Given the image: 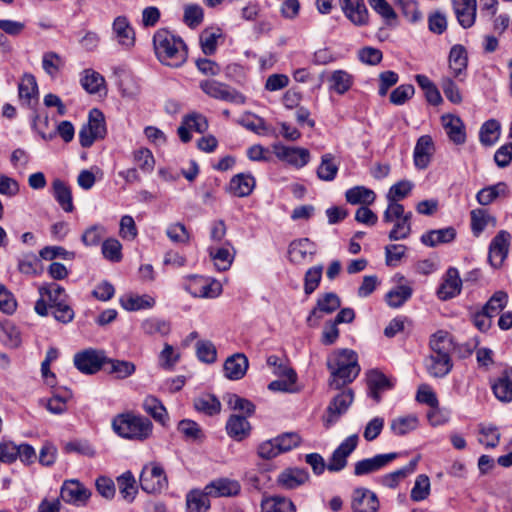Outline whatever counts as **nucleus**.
<instances>
[{
  "label": "nucleus",
  "mask_w": 512,
  "mask_h": 512,
  "mask_svg": "<svg viewBox=\"0 0 512 512\" xmlns=\"http://www.w3.org/2000/svg\"><path fill=\"white\" fill-rule=\"evenodd\" d=\"M262 512H295V506L290 499L272 497L262 502Z\"/></svg>",
  "instance_id": "49"
},
{
  "label": "nucleus",
  "mask_w": 512,
  "mask_h": 512,
  "mask_svg": "<svg viewBox=\"0 0 512 512\" xmlns=\"http://www.w3.org/2000/svg\"><path fill=\"white\" fill-rule=\"evenodd\" d=\"M255 179L250 174L235 175L229 183V191L236 197L249 196L255 188Z\"/></svg>",
  "instance_id": "30"
},
{
  "label": "nucleus",
  "mask_w": 512,
  "mask_h": 512,
  "mask_svg": "<svg viewBox=\"0 0 512 512\" xmlns=\"http://www.w3.org/2000/svg\"><path fill=\"white\" fill-rule=\"evenodd\" d=\"M427 370L433 377H444L452 368L450 356L430 355L427 363Z\"/></svg>",
  "instance_id": "41"
},
{
  "label": "nucleus",
  "mask_w": 512,
  "mask_h": 512,
  "mask_svg": "<svg viewBox=\"0 0 512 512\" xmlns=\"http://www.w3.org/2000/svg\"><path fill=\"white\" fill-rule=\"evenodd\" d=\"M340 305L341 301L337 294L333 292L323 294L318 298L316 306L307 318V322L312 325L311 322L313 318L320 319L322 317L320 313L331 314L336 311Z\"/></svg>",
  "instance_id": "20"
},
{
  "label": "nucleus",
  "mask_w": 512,
  "mask_h": 512,
  "mask_svg": "<svg viewBox=\"0 0 512 512\" xmlns=\"http://www.w3.org/2000/svg\"><path fill=\"white\" fill-rule=\"evenodd\" d=\"M507 302V293L504 291H497L488 300L482 310L489 314L491 317H494L506 306Z\"/></svg>",
  "instance_id": "61"
},
{
  "label": "nucleus",
  "mask_w": 512,
  "mask_h": 512,
  "mask_svg": "<svg viewBox=\"0 0 512 512\" xmlns=\"http://www.w3.org/2000/svg\"><path fill=\"white\" fill-rule=\"evenodd\" d=\"M328 83L330 90L343 95L353 86L354 77L345 70H335L330 74Z\"/></svg>",
  "instance_id": "32"
},
{
  "label": "nucleus",
  "mask_w": 512,
  "mask_h": 512,
  "mask_svg": "<svg viewBox=\"0 0 512 512\" xmlns=\"http://www.w3.org/2000/svg\"><path fill=\"white\" fill-rule=\"evenodd\" d=\"M495 397L501 402L512 401V369L504 370L492 385Z\"/></svg>",
  "instance_id": "29"
},
{
  "label": "nucleus",
  "mask_w": 512,
  "mask_h": 512,
  "mask_svg": "<svg viewBox=\"0 0 512 512\" xmlns=\"http://www.w3.org/2000/svg\"><path fill=\"white\" fill-rule=\"evenodd\" d=\"M167 477L163 467L151 462L146 464L140 474V486L147 493H160L167 487Z\"/></svg>",
  "instance_id": "6"
},
{
  "label": "nucleus",
  "mask_w": 512,
  "mask_h": 512,
  "mask_svg": "<svg viewBox=\"0 0 512 512\" xmlns=\"http://www.w3.org/2000/svg\"><path fill=\"white\" fill-rule=\"evenodd\" d=\"M241 486L238 481L226 478L218 479L205 487L211 497H231L239 494Z\"/></svg>",
  "instance_id": "22"
},
{
  "label": "nucleus",
  "mask_w": 512,
  "mask_h": 512,
  "mask_svg": "<svg viewBox=\"0 0 512 512\" xmlns=\"http://www.w3.org/2000/svg\"><path fill=\"white\" fill-rule=\"evenodd\" d=\"M468 56L462 45H454L449 53V69L456 78L466 75Z\"/></svg>",
  "instance_id": "26"
},
{
  "label": "nucleus",
  "mask_w": 512,
  "mask_h": 512,
  "mask_svg": "<svg viewBox=\"0 0 512 512\" xmlns=\"http://www.w3.org/2000/svg\"><path fill=\"white\" fill-rule=\"evenodd\" d=\"M462 289V280L459 271L450 267L444 276L443 283L437 290V296L440 300L446 301L460 294Z\"/></svg>",
  "instance_id": "16"
},
{
  "label": "nucleus",
  "mask_w": 512,
  "mask_h": 512,
  "mask_svg": "<svg viewBox=\"0 0 512 512\" xmlns=\"http://www.w3.org/2000/svg\"><path fill=\"white\" fill-rule=\"evenodd\" d=\"M143 409L153 417L155 421L162 425H166V422L168 421V413L164 405L156 397L147 396L143 402Z\"/></svg>",
  "instance_id": "44"
},
{
  "label": "nucleus",
  "mask_w": 512,
  "mask_h": 512,
  "mask_svg": "<svg viewBox=\"0 0 512 512\" xmlns=\"http://www.w3.org/2000/svg\"><path fill=\"white\" fill-rule=\"evenodd\" d=\"M113 31L118 43L129 49L135 44V32L124 16L117 17L113 22Z\"/></svg>",
  "instance_id": "28"
},
{
  "label": "nucleus",
  "mask_w": 512,
  "mask_h": 512,
  "mask_svg": "<svg viewBox=\"0 0 512 512\" xmlns=\"http://www.w3.org/2000/svg\"><path fill=\"white\" fill-rule=\"evenodd\" d=\"M81 85L89 94L99 93L105 90L104 77L93 69H85L82 72Z\"/></svg>",
  "instance_id": "42"
},
{
  "label": "nucleus",
  "mask_w": 512,
  "mask_h": 512,
  "mask_svg": "<svg viewBox=\"0 0 512 512\" xmlns=\"http://www.w3.org/2000/svg\"><path fill=\"white\" fill-rule=\"evenodd\" d=\"M118 87L124 98L135 99L140 94L138 81L130 74L121 75Z\"/></svg>",
  "instance_id": "55"
},
{
  "label": "nucleus",
  "mask_w": 512,
  "mask_h": 512,
  "mask_svg": "<svg viewBox=\"0 0 512 512\" xmlns=\"http://www.w3.org/2000/svg\"><path fill=\"white\" fill-rule=\"evenodd\" d=\"M456 237V230L453 227H446L437 230H430L421 236V242L429 247H436L440 244L452 242Z\"/></svg>",
  "instance_id": "31"
},
{
  "label": "nucleus",
  "mask_w": 512,
  "mask_h": 512,
  "mask_svg": "<svg viewBox=\"0 0 512 512\" xmlns=\"http://www.w3.org/2000/svg\"><path fill=\"white\" fill-rule=\"evenodd\" d=\"M507 194V185L504 182H499L495 185L481 189L476 199L480 205L486 206L491 204L500 195Z\"/></svg>",
  "instance_id": "47"
},
{
  "label": "nucleus",
  "mask_w": 512,
  "mask_h": 512,
  "mask_svg": "<svg viewBox=\"0 0 512 512\" xmlns=\"http://www.w3.org/2000/svg\"><path fill=\"white\" fill-rule=\"evenodd\" d=\"M87 127L97 139H101L106 134L104 116L98 109H93L89 115Z\"/></svg>",
  "instance_id": "63"
},
{
  "label": "nucleus",
  "mask_w": 512,
  "mask_h": 512,
  "mask_svg": "<svg viewBox=\"0 0 512 512\" xmlns=\"http://www.w3.org/2000/svg\"><path fill=\"white\" fill-rule=\"evenodd\" d=\"M184 288L193 297L199 298H215L222 293L220 282L198 275L187 276Z\"/></svg>",
  "instance_id": "5"
},
{
  "label": "nucleus",
  "mask_w": 512,
  "mask_h": 512,
  "mask_svg": "<svg viewBox=\"0 0 512 512\" xmlns=\"http://www.w3.org/2000/svg\"><path fill=\"white\" fill-rule=\"evenodd\" d=\"M316 252L315 243L308 238L294 240L288 248L289 260L294 264H304L311 261Z\"/></svg>",
  "instance_id": "15"
},
{
  "label": "nucleus",
  "mask_w": 512,
  "mask_h": 512,
  "mask_svg": "<svg viewBox=\"0 0 512 512\" xmlns=\"http://www.w3.org/2000/svg\"><path fill=\"white\" fill-rule=\"evenodd\" d=\"M323 266L317 265L309 268L304 276V291L307 295L313 293L320 284Z\"/></svg>",
  "instance_id": "60"
},
{
  "label": "nucleus",
  "mask_w": 512,
  "mask_h": 512,
  "mask_svg": "<svg viewBox=\"0 0 512 512\" xmlns=\"http://www.w3.org/2000/svg\"><path fill=\"white\" fill-rule=\"evenodd\" d=\"M119 492L122 497L131 503L137 494L136 480L130 471H126L117 478Z\"/></svg>",
  "instance_id": "46"
},
{
  "label": "nucleus",
  "mask_w": 512,
  "mask_h": 512,
  "mask_svg": "<svg viewBox=\"0 0 512 512\" xmlns=\"http://www.w3.org/2000/svg\"><path fill=\"white\" fill-rule=\"evenodd\" d=\"M113 431L120 437L130 440L143 441L152 434V422L133 412L116 415L112 420Z\"/></svg>",
  "instance_id": "4"
},
{
  "label": "nucleus",
  "mask_w": 512,
  "mask_h": 512,
  "mask_svg": "<svg viewBox=\"0 0 512 512\" xmlns=\"http://www.w3.org/2000/svg\"><path fill=\"white\" fill-rule=\"evenodd\" d=\"M431 355L450 356L453 342L445 331L436 332L430 340Z\"/></svg>",
  "instance_id": "39"
},
{
  "label": "nucleus",
  "mask_w": 512,
  "mask_h": 512,
  "mask_svg": "<svg viewBox=\"0 0 512 512\" xmlns=\"http://www.w3.org/2000/svg\"><path fill=\"white\" fill-rule=\"evenodd\" d=\"M121 306L127 311L149 309L155 305V299L150 295H125L120 299Z\"/></svg>",
  "instance_id": "38"
},
{
  "label": "nucleus",
  "mask_w": 512,
  "mask_h": 512,
  "mask_svg": "<svg viewBox=\"0 0 512 512\" xmlns=\"http://www.w3.org/2000/svg\"><path fill=\"white\" fill-rule=\"evenodd\" d=\"M417 464L418 458L412 459L405 467L384 475L381 478V483L388 488H395L400 481L415 471Z\"/></svg>",
  "instance_id": "43"
},
{
  "label": "nucleus",
  "mask_w": 512,
  "mask_h": 512,
  "mask_svg": "<svg viewBox=\"0 0 512 512\" xmlns=\"http://www.w3.org/2000/svg\"><path fill=\"white\" fill-rule=\"evenodd\" d=\"M153 45L157 59L166 66L180 67L188 57V49L184 41L166 29H159L153 37Z\"/></svg>",
  "instance_id": "1"
},
{
  "label": "nucleus",
  "mask_w": 512,
  "mask_h": 512,
  "mask_svg": "<svg viewBox=\"0 0 512 512\" xmlns=\"http://www.w3.org/2000/svg\"><path fill=\"white\" fill-rule=\"evenodd\" d=\"M430 493V480L427 475L421 474L417 476L414 486L411 490V499L415 502L422 501L428 497Z\"/></svg>",
  "instance_id": "62"
},
{
  "label": "nucleus",
  "mask_w": 512,
  "mask_h": 512,
  "mask_svg": "<svg viewBox=\"0 0 512 512\" xmlns=\"http://www.w3.org/2000/svg\"><path fill=\"white\" fill-rule=\"evenodd\" d=\"M210 256L213 259L216 268L220 271L228 270L233 261V253L226 247H221L216 250L211 248Z\"/></svg>",
  "instance_id": "58"
},
{
  "label": "nucleus",
  "mask_w": 512,
  "mask_h": 512,
  "mask_svg": "<svg viewBox=\"0 0 512 512\" xmlns=\"http://www.w3.org/2000/svg\"><path fill=\"white\" fill-rule=\"evenodd\" d=\"M248 369V359L242 353L228 357L224 363V373L228 379L239 380L244 377Z\"/></svg>",
  "instance_id": "24"
},
{
  "label": "nucleus",
  "mask_w": 512,
  "mask_h": 512,
  "mask_svg": "<svg viewBox=\"0 0 512 512\" xmlns=\"http://www.w3.org/2000/svg\"><path fill=\"white\" fill-rule=\"evenodd\" d=\"M339 162L335 155L326 153L322 155L320 165L317 168V176L322 181H333L338 173Z\"/></svg>",
  "instance_id": "36"
},
{
  "label": "nucleus",
  "mask_w": 512,
  "mask_h": 512,
  "mask_svg": "<svg viewBox=\"0 0 512 512\" xmlns=\"http://www.w3.org/2000/svg\"><path fill=\"white\" fill-rule=\"evenodd\" d=\"M200 88L205 94L215 99L235 104L245 102V97L240 92L213 79L201 81Z\"/></svg>",
  "instance_id": "7"
},
{
  "label": "nucleus",
  "mask_w": 512,
  "mask_h": 512,
  "mask_svg": "<svg viewBox=\"0 0 512 512\" xmlns=\"http://www.w3.org/2000/svg\"><path fill=\"white\" fill-rule=\"evenodd\" d=\"M398 456V453L391 452L386 454H378L374 457L357 461L354 465V474L356 476H363L377 472L395 460Z\"/></svg>",
  "instance_id": "14"
},
{
  "label": "nucleus",
  "mask_w": 512,
  "mask_h": 512,
  "mask_svg": "<svg viewBox=\"0 0 512 512\" xmlns=\"http://www.w3.org/2000/svg\"><path fill=\"white\" fill-rule=\"evenodd\" d=\"M133 160L139 168L146 173L152 172L155 166V159L148 148H139L133 152Z\"/></svg>",
  "instance_id": "59"
},
{
  "label": "nucleus",
  "mask_w": 512,
  "mask_h": 512,
  "mask_svg": "<svg viewBox=\"0 0 512 512\" xmlns=\"http://www.w3.org/2000/svg\"><path fill=\"white\" fill-rule=\"evenodd\" d=\"M367 384L370 396L379 402L381 393L390 390L393 387V382L379 370H371L367 374Z\"/></svg>",
  "instance_id": "21"
},
{
  "label": "nucleus",
  "mask_w": 512,
  "mask_h": 512,
  "mask_svg": "<svg viewBox=\"0 0 512 512\" xmlns=\"http://www.w3.org/2000/svg\"><path fill=\"white\" fill-rule=\"evenodd\" d=\"M471 229L473 234L478 237L484 229L491 224L496 226V218L491 216L486 209L477 208L471 211Z\"/></svg>",
  "instance_id": "37"
},
{
  "label": "nucleus",
  "mask_w": 512,
  "mask_h": 512,
  "mask_svg": "<svg viewBox=\"0 0 512 512\" xmlns=\"http://www.w3.org/2000/svg\"><path fill=\"white\" fill-rule=\"evenodd\" d=\"M452 4L459 24L471 27L476 18V0H452Z\"/></svg>",
  "instance_id": "23"
},
{
  "label": "nucleus",
  "mask_w": 512,
  "mask_h": 512,
  "mask_svg": "<svg viewBox=\"0 0 512 512\" xmlns=\"http://www.w3.org/2000/svg\"><path fill=\"white\" fill-rule=\"evenodd\" d=\"M339 5L353 24L363 26L368 23V11L363 0H339Z\"/></svg>",
  "instance_id": "17"
},
{
  "label": "nucleus",
  "mask_w": 512,
  "mask_h": 512,
  "mask_svg": "<svg viewBox=\"0 0 512 512\" xmlns=\"http://www.w3.org/2000/svg\"><path fill=\"white\" fill-rule=\"evenodd\" d=\"M122 245L114 238L105 240L102 244L103 256L112 262H119L122 259Z\"/></svg>",
  "instance_id": "64"
},
{
  "label": "nucleus",
  "mask_w": 512,
  "mask_h": 512,
  "mask_svg": "<svg viewBox=\"0 0 512 512\" xmlns=\"http://www.w3.org/2000/svg\"><path fill=\"white\" fill-rule=\"evenodd\" d=\"M309 479V474L306 470L300 468H287L283 470L277 477V484L283 489H295Z\"/></svg>",
  "instance_id": "19"
},
{
  "label": "nucleus",
  "mask_w": 512,
  "mask_h": 512,
  "mask_svg": "<svg viewBox=\"0 0 512 512\" xmlns=\"http://www.w3.org/2000/svg\"><path fill=\"white\" fill-rule=\"evenodd\" d=\"M511 235L506 230H500L489 245L488 261L494 268L502 266L507 258Z\"/></svg>",
  "instance_id": "10"
},
{
  "label": "nucleus",
  "mask_w": 512,
  "mask_h": 512,
  "mask_svg": "<svg viewBox=\"0 0 512 512\" xmlns=\"http://www.w3.org/2000/svg\"><path fill=\"white\" fill-rule=\"evenodd\" d=\"M60 496L66 503L84 506L89 500L91 492L81 482L72 479L63 483Z\"/></svg>",
  "instance_id": "13"
},
{
  "label": "nucleus",
  "mask_w": 512,
  "mask_h": 512,
  "mask_svg": "<svg viewBox=\"0 0 512 512\" xmlns=\"http://www.w3.org/2000/svg\"><path fill=\"white\" fill-rule=\"evenodd\" d=\"M345 198L352 205L368 206L375 201L376 194L364 186H355L345 192Z\"/></svg>",
  "instance_id": "34"
},
{
  "label": "nucleus",
  "mask_w": 512,
  "mask_h": 512,
  "mask_svg": "<svg viewBox=\"0 0 512 512\" xmlns=\"http://www.w3.org/2000/svg\"><path fill=\"white\" fill-rule=\"evenodd\" d=\"M19 99L23 105L31 106L37 99L38 86L32 74H25L18 86Z\"/></svg>",
  "instance_id": "33"
},
{
  "label": "nucleus",
  "mask_w": 512,
  "mask_h": 512,
  "mask_svg": "<svg viewBox=\"0 0 512 512\" xmlns=\"http://www.w3.org/2000/svg\"><path fill=\"white\" fill-rule=\"evenodd\" d=\"M353 399L354 394L351 389L344 390L337 394L327 407L326 417L324 418L325 426L330 427L336 423L340 416L348 410Z\"/></svg>",
  "instance_id": "12"
},
{
  "label": "nucleus",
  "mask_w": 512,
  "mask_h": 512,
  "mask_svg": "<svg viewBox=\"0 0 512 512\" xmlns=\"http://www.w3.org/2000/svg\"><path fill=\"white\" fill-rule=\"evenodd\" d=\"M499 134L500 124L496 120H488L480 129V141L485 146H491L498 140Z\"/></svg>",
  "instance_id": "53"
},
{
  "label": "nucleus",
  "mask_w": 512,
  "mask_h": 512,
  "mask_svg": "<svg viewBox=\"0 0 512 512\" xmlns=\"http://www.w3.org/2000/svg\"><path fill=\"white\" fill-rule=\"evenodd\" d=\"M194 407L196 410L212 416L220 412L221 403L215 396L207 394L197 398L194 401Z\"/></svg>",
  "instance_id": "54"
},
{
  "label": "nucleus",
  "mask_w": 512,
  "mask_h": 512,
  "mask_svg": "<svg viewBox=\"0 0 512 512\" xmlns=\"http://www.w3.org/2000/svg\"><path fill=\"white\" fill-rule=\"evenodd\" d=\"M442 124L446 134L453 143L460 145L465 142V127L462 120L458 116L444 115L442 116Z\"/></svg>",
  "instance_id": "27"
},
{
  "label": "nucleus",
  "mask_w": 512,
  "mask_h": 512,
  "mask_svg": "<svg viewBox=\"0 0 512 512\" xmlns=\"http://www.w3.org/2000/svg\"><path fill=\"white\" fill-rule=\"evenodd\" d=\"M210 495L204 492L193 491L187 495L186 503L187 508L191 512H202L206 511L210 507L209 497Z\"/></svg>",
  "instance_id": "57"
},
{
  "label": "nucleus",
  "mask_w": 512,
  "mask_h": 512,
  "mask_svg": "<svg viewBox=\"0 0 512 512\" xmlns=\"http://www.w3.org/2000/svg\"><path fill=\"white\" fill-rule=\"evenodd\" d=\"M250 424L245 417L231 415L226 423V431L230 437L237 441L246 438L250 433Z\"/></svg>",
  "instance_id": "35"
},
{
  "label": "nucleus",
  "mask_w": 512,
  "mask_h": 512,
  "mask_svg": "<svg viewBox=\"0 0 512 512\" xmlns=\"http://www.w3.org/2000/svg\"><path fill=\"white\" fill-rule=\"evenodd\" d=\"M418 418L415 415L399 417L391 422V430L394 434L402 436L418 427Z\"/></svg>",
  "instance_id": "56"
},
{
  "label": "nucleus",
  "mask_w": 512,
  "mask_h": 512,
  "mask_svg": "<svg viewBox=\"0 0 512 512\" xmlns=\"http://www.w3.org/2000/svg\"><path fill=\"white\" fill-rule=\"evenodd\" d=\"M106 363V357L103 351L96 349H85L75 354L74 365L84 374H95L98 372L103 364Z\"/></svg>",
  "instance_id": "8"
},
{
  "label": "nucleus",
  "mask_w": 512,
  "mask_h": 512,
  "mask_svg": "<svg viewBox=\"0 0 512 512\" xmlns=\"http://www.w3.org/2000/svg\"><path fill=\"white\" fill-rule=\"evenodd\" d=\"M274 374L282 377L283 379L274 380L268 385V389L273 392H293V385L297 380L296 372L287 366H279L278 371Z\"/></svg>",
  "instance_id": "25"
},
{
  "label": "nucleus",
  "mask_w": 512,
  "mask_h": 512,
  "mask_svg": "<svg viewBox=\"0 0 512 512\" xmlns=\"http://www.w3.org/2000/svg\"><path fill=\"white\" fill-rule=\"evenodd\" d=\"M53 195L65 212L74 210L71 189L60 179H55L52 183Z\"/></svg>",
  "instance_id": "40"
},
{
  "label": "nucleus",
  "mask_w": 512,
  "mask_h": 512,
  "mask_svg": "<svg viewBox=\"0 0 512 512\" xmlns=\"http://www.w3.org/2000/svg\"><path fill=\"white\" fill-rule=\"evenodd\" d=\"M178 431L188 441H201L204 434L200 426L193 420L184 419L178 423Z\"/></svg>",
  "instance_id": "52"
},
{
  "label": "nucleus",
  "mask_w": 512,
  "mask_h": 512,
  "mask_svg": "<svg viewBox=\"0 0 512 512\" xmlns=\"http://www.w3.org/2000/svg\"><path fill=\"white\" fill-rule=\"evenodd\" d=\"M327 367L331 372L330 386L340 389L351 383L359 374L357 354L350 349L337 350L328 358Z\"/></svg>",
  "instance_id": "2"
},
{
  "label": "nucleus",
  "mask_w": 512,
  "mask_h": 512,
  "mask_svg": "<svg viewBox=\"0 0 512 512\" xmlns=\"http://www.w3.org/2000/svg\"><path fill=\"white\" fill-rule=\"evenodd\" d=\"M141 328L147 335L159 334L165 336L170 332V323L164 319L152 317L144 320Z\"/></svg>",
  "instance_id": "51"
},
{
  "label": "nucleus",
  "mask_w": 512,
  "mask_h": 512,
  "mask_svg": "<svg viewBox=\"0 0 512 512\" xmlns=\"http://www.w3.org/2000/svg\"><path fill=\"white\" fill-rule=\"evenodd\" d=\"M41 297H47L49 301V308L58 305V303H65L67 295L63 287L56 283H51L39 288Z\"/></svg>",
  "instance_id": "48"
},
{
  "label": "nucleus",
  "mask_w": 512,
  "mask_h": 512,
  "mask_svg": "<svg viewBox=\"0 0 512 512\" xmlns=\"http://www.w3.org/2000/svg\"><path fill=\"white\" fill-rule=\"evenodd\" d=\"M413 288L409 285H398L391 289L385 296L388 306L401 307L412 296Z\"/></svg>",
  "instance_id": "45"
},
{
  "label": "nucleus",
  "mask_w": 512,
  "mask_h": 512,
  "mask_svg": "<svg viewBox=\"0 0 512 512\" xmlns=\"http://www.w3.org/2000/svg\"><path fill=\"white\" fill-rule=\"evenodd\" d=\"M435 151L434 143L429 135L421 136L414 148V164L419 169H425L428 167L432 155Z\"/></svg>",
  "instance_id": "18"
},
{
  "label": "nucleus",
  "mask_w": 512,
  "mask_h": 512,
  "mask_svg": "<svg viewBox=\"0 0 512 512\" xmlns=\"http://www.w3.org/2000/svg\"><path fill=\"white\" fill-rule=\"evenodd\" d=\"M272 149L279 160L295 168H302L310 161V152L306 148L288 147L281 143H275Z\"/></svg>",
  "instance_id": "9"
},
{
  "label": "nucleus",
  "mask_w": 512,
  "mask_h": 512,
  "mask_svg": "<svg viewBox=\"0 0 512 512\" xmlns=\"http://www.w3.org/2000/svg\"><path fill=\"white\" fill-rule=\"evenodd\" d=\"M358 435L353 434L347 437L332 453L326 464L324 458L318 453L307 454L306 462L312 467L316 475H321L327 468L330 472L342 471L347 466V458L352 454L358 445Z\"/></svg>",
  "instance_id": "3"
},
{
  "label": "nucleus",
  "mask_w": 512,
  "mask_h": 512,
  "mask_svg": "<svg viewBox=\"0 0 512 512\" xmlns=\"http://www.w3.org/2000/svg\"><path fill=\"white\" fill-rule=\"evenodd\" d=\"M353 512H377L380 502L377 495L364 487H357L351 493L350 501Z\"/></svg>",
  "instance_id": "11"
},
{
  "label": "nucleus",
  "mask_w": 512,
  "mask_h": 512,
  "mask_svg": "<svg viewBox=\"0 0 512 512\" xmlns=\"http://www.w3.org/2000/svg\"><path fill=\"white\" fill-rule=\"evenodd\" d=\"M106 363L109 364L108 373L114 374L118 379H125L131 376L136 370L134 363L130 361L106 358Z\"/></svg>",
  "instance_id": "50"
}]
</instances>
